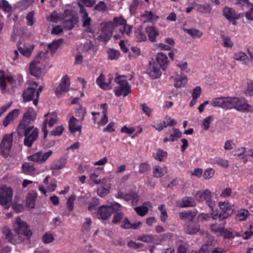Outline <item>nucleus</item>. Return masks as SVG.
<instances>
[{
  "label": "nucleus",
  "mask_w": 253,
  "mask_h": 253,
  "mask_svg": "<svg viewBox=\"0 0 253 253\" xmlns=\"http://www.w3.org/2000/svg\"><path fill=\"white\" fill-rule=\"evenodd\" d=\"M94 10L99 12H106L108 10L107 6L106 3L103 1H99L94 8Z\"/></svg>",
  "instance_id": "obj_47"
},
{
  "label": "nucleus",
  "mask_w": 253,
  "mask_h": 253,
  "mask_svg": "<svg viewBox=\"0 0 253 253\" xmlns=\"http://www.w3.org/2000/svg\"><path fill=\"white\" fill-rule=\"evenodd\" d=\"M232 189L229 187H226L222 189L220 194V196L222 198H227L231 196Z\"/></svg>",
  "instance_id": "obj_60"
},
{
  "label": "nucleus",
  "mask_w": 253,
  "mask_h": 253,
  "mask_svg": "<svg viewBox=\"0 0 253 253\" xmlns=\"http://www.w3.org/2000/svg\"><path fill=\"white\" fill-rule=\"evenodd\" d=\"M81 20L83 22V26L85 29V31L88 33H93L92 28L91 27V19L88 16V14L85 13L84 15H82Z\"/></svg>",
  "instance_id": "obj_23"
},
{
  "label": "nucleus",
  "mask_w": 253,
  "mask_h": 253,
  "mask_svg": "<svg viewBox=\"0 0 253 253\" xmlns=\"http://www.w3.org/2000/svg\"><path fill=\"white\" fill-rule=\"evenodd\" d=\"M245 94L247 96H252L253 95V81H248L245 87Z\"/></svg>",
  "instance_id": "obj_38"
},
{
  "label": "nucleus",
  "mask_w": 253,
  "mask_h": 253,
  "mask_svg": "<svg viewBox=\"0 0 253 253\" xmlns=\"http://www.w3.org/2000/svg\"><path fill=\"white\" fill-rule=\"evenodd\" d=\"M167 155L168 154L167 152L164 151L161 149H159L157 150L155 159L160 162H162L167 158Z\"/></svg>",
  "instance_id": "obj_42"
},
{
  "label": "nucleus",
  "mask_w": 253,
  "mask_h": 253,
  "mask_svg": "<svg viewBox=\"0 0 253 253\" xmlns=\"http://www.w3.org/2000/svg\"><path fill=\"white\" fill-rule=\"evenodd\" d=\"M221 38L223 42V46L227 47H232L233 46V42L230 38L226 36L224 34H221Z\"/></svg>",
  "instance_id": "obj_39"
},
{
  "label": "nucleus",
  "mask_w": 253,
  "mask_h": 253,
  "mask_svg": "<svg viewBox=\"0 0 253 253\" xmlns=\"http://www.w3.org/2000/svg\"><path fill=\"white\" fill-rule=\"evenodd\" d=\"M76 196L74 195H71L68 199L67 202V205L70 211H71L74 209V202L76 200Z\"/></svg>",
  "instance_id": "obj_54"
},
{
  "label": "nucleus",
  "mask_w": 253,
  "mask_h": 253,
  "mask_svg": "<svg viewBox=\"0 0 253 253\" xmlns=\"http://www.w3.org/2000/svg\"><path fill=\"white\" fill-rule=\"evenodd\" d=\"M34 49V45H32L29 47H27L25 45L23 47H18V49L19 52L24 56L28 57H29Z\"/></svg>",
  "instance_id": "obj_33"
},
{
  "label": "nucleus",
  "mask_w": 253,
  "mask_h": 253,
  "mask_svg": "<svg viewBox=\"0 0 253 253\" xmlns=\"http://www.w3.org/2000/svg\"><path fill=\"white\" fill-rule=\"evenodd\" d=\"M250 213L248 210L245 209H241L237 211L236 215V219L238 221H244L246 220Z\"/></svg>",
  "instance_id": "obj_31"
},
{
  "label": "nucleus",
  "mask_w": 253,
  "mask_h": 253,
  "mask_svg": "<svg viewBox=\"0 0 253 253\" xmlns=\"http://www.w3.org/2000/svg\"><path fill=\"white\" fill-rule=\"evenodd\" d=\"M215 163L223 168H227L229 165L228 160L220 158H215Z\"/></svg>",
  "instance_id": "obj_53"
},
{
  "label": "nucleus",
  "mask_w": 253,
  "mask_h": 253,
  "mask_svg": "<svg viewBox=\"0 0 253 253\" xmlns=\"http://www.w3.org/2000/svg\"><path fill=\"white\" fill-rule=\"evenodd\" d=\"M64 128L62 126H57L54 129L50 132V134L53 136H59L61 135Z\"/></svg>",
  "instance_id": "obj_62"
},
{
  "label": "nucleus",
  "mask_w": 253,
  "mask_h": 253,
  "mask_svg": "<svg viewBox=\"0 0 253 253\" xmlns=\"http://www.w3.org/2000/svg\"><path fill=\"white\" fill-rule=\"evenodd\" d=\"M177 204L178 206L181 208L190 207L189 197L184 198L181 202H178Z\"/></svg>",
  "instance_id": "obj_61"
},
{
  "label": "nucleus",
  "mask_w": 253,
  "mask_h": 253,
  "mask_svg": "<svg viewBox=\"0 0 253 253\" xmlns=\"http://www.w3.org/2000/svg\"><path fill=\"white\" fill-rule=\"evenodd\" d=\"M210 241L208 242L207 244L203 246L198 252L193 251L191 253H208L210 250V246H211L214 242V240L212 237H210Z\"/></svg>",
  "instance_id": "obj_32"
},
{
  "label": "nucleus",
  "mask_w": 253,
  "mask_h": 253,
  "mask_svg": "<svg viewBox=\"0 0 253 253\" xmlns=\"http://www.w3.org/2000/svg\"><path fill=\"white\" fill-rule=\"evenodd\" d=\"M115 212V214L113 216L112 222L114 224L118 223L123 217V213L120 211Z\"/></svg>",
  "instance_id": "obj_58"
},
{
  "label": "nucleus",
  "mask_w": 253,
  "mask_h": 253,
  "mask_svg": "<svg viewBox=\"0 0 253 253\" xmlns=\"http://www.w3.org/2000/svg\"><path fill=\"white\" fill-rule=\"evenodd\" d=\"M61 39L54 41L52 42L49 43L47 45L48 49L50 50L52 54H53L56 50L58 48V46L62 43Z\"/></svg>",
  "instance_id": "obj_40"
},
{
  "label": "nucleus",
  "mask_w": 253,
  "mask_h": 253,
  "mask_svg": "<svg viewBox=\"0 0 253 253\" xmlns=\"http://www.w3.org/2000/svg\"><path fill=\"white\" fill-rule=\"evenodd\" d=\"M168 172L167 167H161L159 166H155L153 167V175L155 177L160 178Z\"/></svg>",
  "instance_id": "obj_27"
},
{
  "label": "nucleus",
  "mask_w": 253,
  "mask_h": 253,
  "mask_svg": "<svg viewBox=\"0 0 253 253\" xmlns=\"http://www.w3.org/2000/svg\"><path fill=\"white\" fill-rule=\"evenodd\" d=\"M142 16L145 17L147 21H152L157 18L158 17L155 14V13H153L152 11H146L143 14Z\"/></svg>",
  "instance_id": "obj_49"
},
{
  "label": "nucleus",
  "mask_w": 253,
  "mask_h": 253,
  "mask_svg": "<svg viewBox=\"0 0 253 253\" xmlns=\"http://www.w3.org/2000/svg\"><path fill=\"white\" fill-rule=\"evenodd\" d=\"M223 14L233 25L236 24L235 20L239 19L240 16V14L237 13L233 9L228 7H225L223 9Z\"/></svg>",
  "instance_id": "obj_13"
},
{
  "label": "nucleus",
  "mask_w": 253,
  "mask_h": 253,
  "mask_svg": "<svg viewBox=\"0 0 253 253\" xmlns=\"http://www.w3.org/2000/svg\"><path fill=\"white\" fill-rule=\"evenodd\" d=\"M62 19L63 26L65 29L67 30L72 29L78 22L77 16L68 10L64 11Z\"/></svg>",
  "instance_id": "obj_10"
},
{
  "label": "nucleus",
  "mask_w": 253,
  "mask_h": 253,
  "mask_svg": "<svg viewBox=\"0 0 253 253\" xmlns=\"http://www.w3.org/2000/svg\"><path fill=\"white\" fill-rule=\"evenodd\" d=\"M215 107L224 109L235 108L239 111L253 112V108L243 98L236 97H222L215 98L212 101Z\"/></svg>",
  "instance_id": "obj_2"
},
{
  "label": "nucleus",
  "mask_w": 253,
  "mask_h": 253,
  "mask_svg": "<svg viewBox=\"0 0 253 253\" xmlns=\"http://www.w3.org/2000/svg\"><path fill=\"white\" fill-rule=\"evenodd\" d=\"M36 91V87L29 86L23 93L24 101L28 102L32 100L35 95Z\"/></svg>",
  "instance_id": "obj_21"
},
{
  "label": "nucleus",
  "mask_w": 253,
  "mask_h": 253,
  "mask_svg": "<svg viewBox=\"0 0 253 253\" xmlns=\"http://www.w3.org/2000/svg\"><path fill=\"white\" fill-rule=\"evenodd\" d=\"M108 58L111 60H117L120 56V52L118 50L110 49L108 51Z\"/></svg>",
  "instance_id": "obj_50"
},
{
  "label": "nucleus",
  "mask_w": 253,
  "mask_h": 253,
  "mask_svg": "<svg viewBox=\"0 0 253 253\" xmlns=\"http://www.w3.org/2000/svg\"><path fill=\"white\" fill-rule=\"evenodd\" d=\"M105 80V77L102 74H101L97 79L96 83L100 88L103 89H111L112 87L110 86V83L112 81V79L110 78L108 83L106 82Z\"/></svg>",
  "instance_id": "obj_24"
},
{
  "label": "nucleus",
  "mask_w": 253,
  "mask_h": 253,
  "mask_svg": "<svg viewBox=\"0 0 253 253\" xmlns=\"http://www.w3.org/2000/svg\"><path fill=\"white\" fill-rule=\"evenodd\" d=\"M11 206L12 209L17 212L22 211L23 207L21 204L18 203V199L15 197L13 202H12Z\"/></svg>",
  "instance_id": "obj_43"
},
{
  "label": "nucleus",
  "mask_w": 253,
  "mask_h": 253,
  "mask_svg": "<svg viewBox=\"0 0 253 253\" xmlns=\"http://www.w3.org/2000/svg\"><path fill=\"white\" fill-rule=\"evenodd\" d=\"M202 35V32L198 29L194 28L191 29V37L194 39L200 38Z\"/></svg>",
  "instance_id": "obj_59"
},
{
  "label": "nucleus",
  "mask_w": 253,
  "mask_h": 253,
  "mask_svg": "<svg viewBox=\"0 0 253 253\" xmlns=\"http://www.w3.org/2000/svg\"><path fill=\"white\" fill-rule=\"evenodd\" d=\"M70 84L69 77L67 75L63 76L59 86L55 89L56 94L60 95L63 93L66 92L69 89Z\"/></svg>",
  "instance_id": "obj_14"
},
{
  "label": "nucleus",
  "mask_w": 253,
  "mask_h": 253,
  "mask_svg": "<svg viewBox=\"0 0 253 253\" xmlns=\"http://www.w3.org/2000/svg\"><path fill=\"white\" fill-rule=\"evenodd\" d=\"M66 164V160L65 159H60L56 164L51 167L52 169H60L63 168Z\"/></svg>",
  "instance_id": "obj_48"
},
{
  "label": "nucleus",
  "mask_w": 253,
  "mask_h": 253,
  "mask_svg": "<svg viewBox=\"0 0 253 253\" xmlns=\"http://www.w3.org/2000/svg\"><path fill=\"white\" fill-rule=\"evenodd\" d=\"M148 34L149 40L152 42H156L155 38L159 35L158 30L153 26L147 27L145 30Z\"/></svg>",
  "instance_id": "obj_29"
},
{
  "label": "nucleus",
  "mask_w": 253,
  "mask_h": 253,
  "mask_svg": "<svg viewBox=\"0 0 253 253\" xmlns=\"http://www.w3.org/2000/svg\"><path fill=\"white\" fill-rule=\"evenodd\" d=\"M156 63L165 71L168 65V58L167 55L162 52L158 53L156 55Z\"/></svg>",
  "instance_id": "obj_18"
},
{
  "label": "nucleus",
  "mask_w": 253,
  "mask_h": 253,
  "mask_svg": "<svg viewBox=\"0 0 253 253\" xmlns=\"http://www.w3.org/2000/svg\"><path fill=\"white\" fill-rule=\"evenodd\" d=\"M78 120L75 118L74 117L72 116L69 120V128L70 131L74 134L77 131H79L80 133L81 132V126H77Z\"/></svg>",
  "instance_id": "obj_22"
},
{
  "label": "nucleus",
  "mask_w": 253,
  "mask_h": 253,
  "mask_svg": "<svg viewBox=\"0 0 253 253\" xmlns=\"http://www.w3.org/2000/svg\"><path fill=\"white\" fill-rule=\"evenodd\" d=\"M214 173L215 171L213 169L208 168L204 171L202 177H203L204 180H210L213 177Z\"/></svg>",
  "instance_id": "obj_37"
},
{
  "label": "nucleus",
  "mask_w": 253,
  "mask_h": 253,
  "mask_svg": "<svg viewBox=\"0 0 253 253\" xmlns=\"http://www.w3.org/2000/svg\"><path fill=\"white\" fill-rule=\"evenodd\" d=\"M222 229L221 226L217 224H213L211 226V231L218 236L222 233Z\"/></svg>",
  "instance_id": "obj_56"
},
{
  "label": "nucleus",
  "mask_w": 253,
  "mask_h": 253,
  "mask_svg": "<svg viewBox=\"0 0 253 253\" xmlns=\"http://www.w3.org/2000/svg\"><path fill=\"white\" fill-rule=\"evenodd\" d=\"M13 190L6 185L0 186V205L6 209L11 206L13 199Z\"/></svg>",
  "instance_id": "obj_6"
},
{
  "label": "nucleus",
  "mask_w": 253,
  "mask_h": 253,
  "mask_svg": "<svg viewBox=\"0 0 253 253\" xmlns=\"http://www.w3.org/2000/svg\"><path fill=\"white\" fill-rule=\"evenodd\" d=\"M138 240L148 243H153L155 241L154 237L151 235H143L139 236Z\"/></svg>",
  "instance_id": "obj_44"
},
{
  "label": "nucleus",
  "mask_w": 253,
  "mask_h": 253,
  "mask_svg": "<svg viewBox=\"0 0 253 253\" xmlns=\"http://www.w3.org/2000/svg\"><path fill=\"white\" fill-rule=\"evenodd\" d=\"M0 7L5 12H9L11 10V6L5 0H2L0 3Z\"/></svg>",
  "instance_id": "obj_57"
},
{
  "label": "nucleus",
  "mask_w": 253,
  "mask_h": 253,
  "mask_svg": "<svg viewBox=\"0 0 253 253\" xmlns=\"http://www.w3.org/2000/svg\"><path fill=\"white\" fill-rule=\"evenodd\" d=\"M182 136V133L179 129L173 128L169 133V140L170 141H174Z\"/></svg>",
  "instance_id": "obj_34"
},
{
  "label": "nucleus",
  "mask_w": 253,
  "mask_h": 253,
  "mask_svg": "<svg viewBox=\"0 0 253 253\" xmlns=\"http://www.w3.org/2000/svg\"><path fill=\"white\" fill-rule=\"evenodd\" d=\"M126 24V20L117 17H115L113 21L105 23L102 28L101 34L97 38V40L101 42L109 41L112 36L113 29L118 27V24Z\"/></svg>",
  "instance_id": "obj_4"
},
{
  "label": "nucleus",
  "mask_w": 253,
  "mask_h": 253,
  "mask_svg": "<svg viewBox=\"0 0 253 253\" xmlns=\"http://www.w3.org/2000/svg\"><path fill=\"white\" fill-rule=\"evenodd\" d=\"M19 110L14 109L5 117L3 121V125L6 127L11 122H12L14 119L17 118L19 116Z\"/></svg>",
  "instance_id": "obj_20"
},
{
  "label": "nucleus",
  "mask_w": 253,
  "mask_h": 253,
  "mask_svg": "<svg viewBox=\"0 0 253 253\" xmlns=\"http://www.w3.org/2000/svg\"><path fill=\"white\" fill-rule=\"evenodd\" d=\"M17 131L19 135L25 136L24 144L28 147H31L33 143L38 139L39 129L34 126L19 125Z\"/></svg>",
  "instance_id": "obj_3"
},
{
  "label": "nucleus",
  "mask_w": 253,
  "mask_h": 253,
  "mask_svg": "<svg viewBox=\"0 0 253 253\" xmlns=\"http://www.w3.org/2000/svg\"><path fill=\"white\" fill-rule=\"evenodd\" d=\"M218 206L222 211V212L218 214L217 210L211 211V216L213 219L219 218L220 220L226 218L230 216L233 213V210L228 201H220L218 203Z\"/></svg>",
  "instance_id": "obj_7"
},
{
  "label": "nucleus",
  "mask_w": 253,
  "mask_h": 253,
  "mask_svg": "<svg viewBox=\"0 0 253 253\" xmlns=\"http://www.w3.org/2000/svg\"><path fill=\"white\" fill-rule=\"evenodd\" d=\"M250 9L245 13V16L247 20L253 21V6L250 7Z\"/></svg>",
  "instance_id": "obj_64"
},
{
  "label": "nucleus",
  "mask_w": 253,
  "mask_h": 253,
  "mask_svg": "<svg viewBox=\"0 0 253 253\" xmlns=\"http://www.w3.org/2000/svg\"><path fill=\"white\" fill-rule=\"evenodd\" d=\"M22 169L24 172L27 173L31 172L35 170V168L33 165L28 163H25L23 164L22 167Z\"/></svg>",
  "instance_id": "obj_52"
},
{
  "label": "nucleus",
  "mask_w": 253,
  "mask_h": 253,
  "mask_svg": "<svg viewBox=\"0 0 253 253\" xmlns=\"http://www.w3.org/2000/svg\"><path fill=\"white\" fill-rule=\"evenodd\" d=\"M53 240V235L50 232H46L42 237V241L45 244L51 243Z\"/></svg>",
  "instance_id": "obj_46"
},
{
  "label": "nucleus",
  "mask_w": 253,
  "mask_h": 253,
  "mask_svg": "<svg viewBox=\"0 0 253 253\" xmlns=\"http://www.w3.org/2000/svg\"><path fill=\"white\" fill-rule=\"evenodd\" d=\"M159 210L161 211L160 220L163 222L166 221L168 216L167 210L164 205H161L158 207Z\"/></svg>",
  "instance_id": "obj_41"
},
{
  "label": "nucleus",
  "mask_w": 253,
  "mask_h": 253,
  "mask_svg": "<svg viewBox=\"0 0 253 253\" xmlns=\"http://www.w3.org/2000/svg\"><path fill=\"white\" fill-rule=\"evenodd\" d=\"M194 199L198 202L205 201L211 211L214 209L216 203L213 200L211 192L208 189L193 192Z\"/></svg>",
  "instance_id": "obj_5"
},
{
  "label": "nucleus",
  "mask_w": 253,
  "mask_h": 253,
  "mask_svg": "<svg viewBox=\"0 0 253 253\" xmlns=\"http://www.w3.org/2000/svg\"><path fill=\"white\" fill-rule=\"evenodd\" d=\"M150 166L148 163H142L139 167V172L141 173H146L150 170Z\"/></svg>",
  "instance_id": "obj_63"
},
{
  "label": "nucleus",
  "mask_w": 253,
  "mask_h": 253,
  "mask_svg": "<svg viewBox=\"0 0 253 253\" xmlns=\"http://www.w3.org/2000/svg\"><path fill=\"white\" fill-rule=\"evenodd\" d=\"M115 82L119 86L115 88V95L118 97L126 96L130 92L131 87L126 81L125 76H118L115 79Z\"/></svg>",
  "instance_id": "obj_8"
},
{
  "label": "nucleus",
  "mask_w": 253,
  "mask_h": 253,
  "mask_svg": "<svg viewBox=\"0 0 253 253\" xmlns=\"http://www.w3.org/2000/svg\"><path fill=\"white\" fill-rule=\"evenodd\" d=\"M36 118V113L34 111H27L23 116L22 120L19 125H23L26 126H30V123L33 122Z\"/></svg>",
  "instance_id": "obj_16"
},
{
  "label": "nucleus",
  "mask_w": 253,
  "mask_h": 253,
  "mask_svg": "<svg viewBox=\"0 0 253 253\" xmlns=\"http://www.w3.org/2000/svg\"><path fill=\"white\" fill-rule=\"evenodd\" d=\"M202 92V88L200 86H197L193 88L192 92L193 100L191 102V105L196 103V99L200 96Z\"/></svg>",
  "instance_id": "obj_36"
},
{
  "label": "nucleus",
  "mask_w": 253,
  "mask_h": 253,
  "mask_svg": "<svg viewBox=\"0 0 253 253\" xmlns=\"http://www.w3.org/2000/svg\"><path fill=\"white\" fill-rule=\"evenodd\" d=\"M117 197L124 199L126 201L131 200L132 203H136L138 201V195L135 192H131L128 194H126L123 192L118 193Z\"/></svg>",
  "instance_id": "obj_19"
},
{
  "label": "nucleus",
  "mask_w": 253,
  "mask_h": 253,
  "mask_svg": "<svg viewBox=\"0 0 253 253\" xmlns=\"http://www.w3.org/2000/svg\"><path fill=\"white\" fill-rule=\"evenodd\" d=\"M13 230L14 234L7 226H4L1 229L2 233L5 239L13 245L20 244L25 239H29L33 234L30 226L19 217L15 219Z\"/></svg>",
  "instance_id": "obj_1"
},
{
  "label": "nucleus",
  "mask_w": 253,
  "mask_h": 253,
  "mask_svg": "<svg viewBox=\"0 0 253 253\" xmlns=\"http://www.w3.org/2000/svg\"><path fill=\"white\" fill-rule=\"evenodd\" d=\"M121 205L116 202L112 203L109 206H102L98 211V218L105 220L110 217L113 213L121 210Z\"/></svg>",
  "instance_id": "obj_9"
},
{
  "label": "nucleus",
  "mask_w": 253,
  "mask_h": 253,
  "mask_svg": "<svg viewBox=\"0 0 253 253\" xmlns=\"http://www.w3.org/2000/svg\"><path fill=\"white\" fill-rule=\"evenodd\" d=\"M188 79L185 76H177L174 79V86L181 87L184 86L188 82Z\"/></svg>",
  "instance_id": "obj_30"
},
{
  "label": "nucleus",
  "mask_w": 253,
  "mask_h": 253,
  "mask_svg": "<svg viewBox=\"0 0 253 253\" xmlns=\"http://www.w3.org/2000/svg\"><path fill=\"white\" fill-rule=\"evenodd\" d=\"M134 210L136 213L141 216H144L148 211V208L143 206L136 207Z\"/></svg>",
  "instance_id": "obj_51"
},
{
  "label": "nucleus",
  "mask_w": 253,
  "mask_h": 253,
  "mask_svg": "<svg viewBox=\"0 0 253 253\" xmlns=\"http://www.w3.org/2000/svg\"><path fill=\"white\" fill-rule=\"evenodd\" d=\"M52 153V151L51 150L44 153L40 151L28 157V159L33 162L42 163L51 156Z\"/></svg>",
  "instance_id": "obj_12"
},
{
  "label": "nucleus",
  "mask_w": 253,
  "mask_h": 253,
  "mask_svg": "<svg viewBox=\"0 0 253 253\" xmlns=\"http://www.w3.org/2000/svg\"><path fill=\"white\" fill-rule=\"evenodd\" d=\"M253 235V223H251L249 226L248 231L244 232L242 235H239L241 236L243 239L248 240L250 239Z\"/></svg>",
  "instance_id": "obj_45"
},
{
  "label": "nucleus",
  "mask_w": 253,
  "mask_h": 253,
  "mask_svg": "<svg viewBox=\"0 0 253 253\" xmlns=\"http://www.w3.org/2000/svg\"><path fill=\"white\" fill-rule=\"evenodd\" d=\"M192 8L203 13H211V6L209 3L202 4L193 3L192 4V6H191V9Z\"/></svg>",
  "instance_id": "obj_17"
},
{
  "label": "nucleus",
  "mask_w": 253,
  "mask_h": 253,
  "mask_svg": "<svg viewBox=\"0 0 253 253\" xmlns=\"http://www.w3.org/2000/svg\"><path fill=\"white\" fill-rule=\"evenodd\" d=\"M42 61L40 55H38L31 63L29 70L31 74L34 76L39 77L41 76L42 70L44 67L42 65Z\"/></svg>",
  "instance_id": "obj_11"
},
{
  "label": "nucleus",
  "mask_w": 253,
  "mask_h": 253,
  "mask_svg": "<svg viewBox=\"0 0 253 253\" xmlns=\"http://www.w3.org/2000/svg\"><path fill=\"white\" fill-rule=\"evenodd\" d=\"M12 139L13 133L10 134H5L3 136L2 141L0 145V148H6L11 149Z\"/></svg>",
  "instance_id": "obj_28"
},
{
  "label": "nucleus",
  "mask_w": 253,
  "mask_h": 253,
  "mask_svg": "<svg viewBox=\"0 0 253 253\" xmlns=\"http://www.w3.org/2000/svg\"><path fill=\"white\" fill-rule=\"evenodd\" d=\"M231 1L236 4H241L242 6H246L248 7L252 6L249 0H230Z\"/></svg>",
  "instance_id": "obj_55"
},
{
  "label": "nucleus",
  "mask_w": 253,
  "mask_h": 253,
  "mask_svg": "<svg viewBox=\"0 0 253 253\" xmlns=\"http://www.w3.org/2000/svg\"><path fill=\"white\" fill-rule=\"evenodd\" d=\"M148 74L152 79H157L161 76L160 67L156 62H150Z\"/></svg>",
  "instance_id": "obj_15"
},
{
  "label": "nucleus",
  "mask_w": 253,
  "mask_h": 253,
  "mask_svg": "<svg viewBox=\"0 0 253 253\" xmlns=\"http://www.w3.org/2000/svg\"><path fill=\"white\" fill-rule=\"evenodd\" d=\"M213 117L212 116H209L204 119L201 122V127L205 130H207L210 127V125L213 121Z\"/></svg>",
  "instance_id": "obj_35"
},
{
  "label": "nucleus",
  "mask_w": 253,
  "mask_h": 253,
  "mask_svg": "<svg viewBox=\"0 0 253 253\" xmlns=\"http://www.w3.org/2000/svg\"><path fill=\"white\" fill-rule=\"evenodd\" d=\"M37 197L36 192H32L29 193L26 197V206L30 209H33L35 206V200Z\"/></svg>",
  "instance_id": "obj_25"
},
{
  "label": "nucleus",
  "mask_w": 253,
  "mask_h": 253,
  "mask_svg": "<svg viewBox=\"0 0 253 253\" xmlns=\"http://www.w3.org/2000/svg\"><path fill=\"white\" fill-rule=\"evenodd\" d=\"M233 58L236 61L244 62V63L247 65L249 64L248 56L245 52L242 51L235 52L233 54Z\"/></svg>",
  "instance_id": "obj_26"
}]
</instances>
